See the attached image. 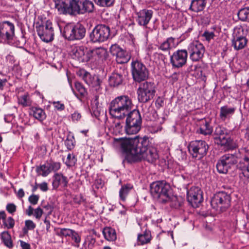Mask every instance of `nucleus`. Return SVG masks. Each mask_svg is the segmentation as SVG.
<instances>
[{
  "mask_svg": "<svg viewBox=\"0 0 249 249\" xmlns=\"http://www.w3.org/2000/svg\"><path fill=\"white\" fill-rule=\"evenodd\" d=\"M232 38L246 37L243 28L241 26H236L233 29Z\"/></svg>",
  "mask_w": 249,
  "mask_h": 249,
  "instance_id": "obj_48",
  "label": "nucleus"
},
{
  "mask_svg": "<svg viewBox=\"0 0 249 249\" xmlns=\"http://www.w3.org/2000/svg\"><path fill=\"white\" fill-rule=\"evenodd\" d=\"M72 232L73 230L70 229L59 228L57 230L56 233L57 235L60 237H67L71 236V233H72Z\"/></svg>",
  "mask_w": 249,
  "mask_h": 249,
  "instance_id": "obj_47",
  "label": "nucleus"
},
{
  "mask_svg": "<svg viewBox=\"0 0 249 249\" xmlns=\"http://www.w3.org/2000/svg\"><path fill=\"white\" fill-rule=\"evenodd\" d=\"M137 93L138 95V99L140 102L146 103L153 99L155 95V93L145 90L142 88H138Z\"/></svg>",
  "mask_w": 249,
  "mask_h": 249,
  "instance_id": "obj_25",
  "label": "nucleus"
},
{
  "mask_svg": "<svg viewBox=\"0 0 249 249\" xmlns=\"http://www.w3.org/2000/svg\"><path fill=\"white\" fill-rule=\"evenodd\" d=\"M85 49V47L83 46L74 48L72 50V58L81 63H86L89 61L90 60L89 51L86 53Z\"/></svg>",
  "mask_w": 249,
  "mask_h": 249,
  "instance_id": "obj_18",
  "label": "nucleus"
},
{
  "mask_svg": "<svg viewBox=\"0 0 249 249\" xmlns=\"http://www.w3.org/2000/svg\"><path fill=\"white\" fill-rule=\"evenodd\" d=\"M1 239L4 245L9 249L13 247V244L10 234L7 231H3L1 233Z\"/></svg>",
  "mask_w": 249,
  "mask_h": 249,
  "instance_id": "obj_38",
  "label": "nucleus"
},
{
  "mask_svg": "<svg viewBox=\"0 0 249 249\" xmlns=\"http://www.w3.org/2000/svg\"><path fill=\"white\" fill-rule=\"evenodd\" d=\"M205 51L203 45L199 41H196L190 43L188 47L190 58L193 62L200 61L203 57Z\"/></svg>",
  "mask_w": 249,
  "mask_h": 249,
  "instance_id": "obj_11",
  "label": "nucleus"
},
{
  "mask_svg": "<svg viewBox=\"0 0 249 249\" xmlns=\"http://www.w3.org/2000/svg\"><path fill=\"white\" fill-rule=\"evenodd\" d=\"M3 224L5 227L8 229H12L15 225V220L12 217H8L3 221Z\"/></svg>",
  "mask_w": 249,
  "mask_h": 249,
  "instance_id": "obj_51",
  "label": "nucleus"
},
{
  "mask_svg": "<svg viewBox=\"0 0 249 249\" xmlns=\"http://www.w3.org/2000/svg\"><path fill=\"white\" fill-rule=\"evenodd\" d=\"M214 140L219 145L224 146L228 148H231V147L232 140L231 138L230 131L219 138H214Z\"/></svg>",
  "mask_w": 249,
  "mask_h": 249,
  "instance_id": "obj_28",
  "label": "nucleus"
},
{
  "mask_svg": "<svg viewBox=\"0 0 249 249\" xmlns=\"http://www.w3.org/2000/svg\"><path fill=\"white\" fill-rule=\"evenodd\" d=\"M187 57L188 52L187 50L185 49L178 50L171 56V63L174 68H181L186 64Z\"/></svg>",
  "mask_w": 249,
  "mask_h": 249,
  "instance_id": "obj_15",
  "label": "nucleus"
},
{
  "mask_svg": "<svg viewBox=\"0 0 249 249\" xmlns=\"http://www.w3.org/2000/svg\"><path fill=\"white\" fill-rule=\"evenodd\" d=\"M6 209L9 213L12 214L16 211L17 207L14 203H8Z\"/></svg>",
  "mask_w": 249,
  "mask_h": 249,
  "instance_id": "obj_54",
  "label": "nucleus"
},
{
  "mask_svg": "<svg viewBox=\"0 0 249 249\" xmlns=\"http://www.w3.org/2000/svg\"><path fill=\"white\" fill-rule=\"evenodd\" d=\"M132 75L135 82L141 83L144 81L148 77V71L145 65L139 62L131 63Z\"/></svg>",
  "mask_w": 249,
  "mask_h": 249,
  "instance_id": "obj_9",
  "label": "nucleus"
},
{
  "mask_svg": "<svg viewBox=\"0 0 249 249\" xmlns=\"http://www.w3.org/2000/svg\"><path fill=\"white\" fill-rule=\"evenodd\" d=\"M153 11L151 10L142 9L136 13L138 16L137 20L138 24L140 25H146L151 19Z\"/></svg>",
  "mask_w": 249,
  "mask_h": 249,
  "instance_id": "obj_20",
  "label": "nucleus"
},
{
  "mask_svg": "<svg viewBox=\"0 0 249 249\" xmlns=\"http://www.w3.org/2000/svg\"><path fill=\"white\" fill-rule=\"evenodd\" d=\"M36 171L38 175L43 177L48 176L51 173V171L48 160L44 164L37 166Z\"/></svg>",
  "mask_w": 249,
  "mask_h": 249,
  "instance_id": "obj_37",
  "label": "nucleus"
},
{
  "mask_svg": "<svg viewBox=\"0 0 249 249\" xmlns=\"http://www.w3.org/2000/svg\"><path fill=\"white\" fill-rule=\"evenodd\" d=\"M110 36V29L105 24L96 25L89 34V40L92 43L100 44L106 41Z\"/></svg>",
  "mask_w": 249,
  "mask_h": 249,
  "instance_id": "obj_6",
  "label": "nucleus"
},
{
  "mask_svg": "<svg viewBox=\"0 0 249 249\" xmlns=\"http://www.w3.org/2000/svg\"><path fill=\"white\" fill-rule=\"evenodd\" d=\"M77 74L82 77L84 82L88 85L90 86L94 81L95 78L98 76H92L90 73L85 70H80L77 72Z\"/></svg>",
  "mask_w": 249,
  "mask_h": 249,
  "instance_id": "obj_33",
  "label": "nucleus"
},
{
  "mask_svg": "<svg viewBox=\"0 0 249 249\" xmlns=\"http://www.w3.org/2000/svg\"><path fill=\"white\" fill-rule=\"evenodd\" d=\"M214 36L213 32L207 31H205L202 35V36L204 37L208 41H210L211 39H213Z\"/></svg>",
  "mask_w": 249,
  "mask_h": 249,
  "instance_id": "obj_53",
  "label": "nucleus"
},
{
  "mask_svg": "<svg viewBox=\"0 0 249 249\" xmlns=\"http://www.w3.org/2000/svg\"><path fill=\"white\" fill-rule=\"evenodd\" d=\"M75 141L73 136L68 135L66 140L65 141V144L67 149L71 150L75 147Z\"/></svg>",
  "mask_w": 249,
  "mask_h": 249,
  "instance_id": "obj_44",
  "label": "nucleus"
},
{
  "mask_svg": "<svg viewBox=\"0 0 249 249\" xmlns=\"http://www.w3.org/2000/svg\"><path fill=\"white\" fill-rule=\"evenodd\" d=\"M30 114L40 122H43L46 118L44 110L39 107H32L30 108Z\"/></svg>",
  "mask_w": 249,
  "mask_h": 249,
  "instance_id": "obj_30",
  "label": "nucleus"
},
{
  "mask_svg": "<svg viewBox=\"0 0 249 249\" xmlns=\"http://www.w3.org/2000/svg\"><path fill=\"white\" fill-rule=\"evenodd\" d=\"M141 126L142 124L125 122V131L128 135L136 134L140 131Z\"/></svg>",
  "mask_w": 249,
  "mask_h": 249,
  "instance_id": "obj_32",
  "label": "nucleus"
},
{
  "mask_svg": "<svg viewBox=\"0 0 249 249\" xmlns=\"http://www.w3.org/2000/svg\"><path fill=\"white\" fill-rule=\"evenodd\" d=\"M133 189V185L130 183H127L122 186L119 191V197L121 200L124 202L130 192Z\"/></svg>",
  "mask_w": 249,
  "mask_h": 249,
  "instance_id": "obj_31",
  "label": "nucleus"
},
{
  "mask_svg": "<svg viewBox=\"0 0 249 249\" xmlns=\"http://www.w3.org/2000/svg\"><path fill=\"white\" fill-rule=\"evenodd\" d=\"M73 201L75 203L80 204L84 202L85 199L84 197L81 195L75 196L73 198Z\"/></svg>",
  "mask_w": 249,
  "mask_h": 249,
  "instance_id": "obj_60",
  "label": "nucleus"
},
{
  "mask_svg": "<svg viewBox=\"0 0 249 249\" xmlns=\"http://www.w3.org/2000/svg\"><path fill=\"white\" fill-rule=\"evenodd\" d=\"M53 104L55 108L59 111H62L65 109L64 104L61 103L59 101L53 102Z\"/></svg>",
  "mask_w": 249,
  "mask_h": 249,
  "instance_id": "obj_56",
  "label": "nucleus"
},
{
  "mask_svg": "<svg viewBox=\"0 0 249 249\" xmlns=\"http://www.w3.org/2000/svg\"><path fill=\"white\" fill-rule=\"evenodd\" d=\"M175 38L169 37L166 41L163 42L160 46L159 49L163 51H167L175 46Z\"/></svg>",
  "mask_w": 249,
  "mask_h": 249,
  "instance_id": "obj_41",
  "label": "nucleus"
},
{
  "mask_svg": "<svg viewBox=\"0 0 249 249\" xmlns=\"http://www.w3.org/2000/svg\"><path fill=\"white\" fill-rule=\"evenodd\" d=\"M25 225L26 228H28L29 230H34L36 227V225L34 222L31 220H27L25 222Z\"/></svg>",
  "mask_w": 249,
  "mask_h": 249,
  "instance_id": "obj_55",
  "label": "nucleus"
},
{
  "mask_svg": "<svg viewBox=\"0 0 249 249\" xmlns=\"http://www.w3.org/2000/svg\"><path fill=\"white\" fill-rule=\"evenodd\" d=\"M247 42L246 37H234L232 39V46L235 50H241L245 47Z\"/></svg>",
  "mask_w": 249,
  "mask_h": 249,
  "instance_id": "obj_36",
  "label": "nucleus"
},
{
  "mask_svg": "<svg viewBox=\"0 0 249 249\" xmlns=\"http://www.w3.org/2000/svg\"><path fill=\"white\" fill-rule=\"evenodd\" d=\"M159 165L160 167V168L159 169V170L163 172L167 166L166 160L164 159L160 160L159 161Z\"/></svg>",
  "mask_w": 249,
  "mask_h": 249,
  "instance_id": "obj_62",
  "label": "nucleus"
},
{
  "mask_svg": "<svg viewBox=\"0 0 249 249\" xmlns=\"http://www.w3.org/2000/svg\"><path fill=\"white\" fill-rule=\"evenodd\" d=\"M58 14L77 15L92 13L94 5L89 0H53Z\"/></svg>",
  "mask_w": 249,
  "mask_h": 249,
  "instance_id": "obj_3",
  "label": "nucleus"
},
{
  "mask_svg": "<svg viewBox=\"0 0 249 249\" xmlns=\"http://www.w3.org/2000/svg\"><path fill=\"white\" fill-rule=\"evenodd\" d=\"M124 70H116L108 78V84L110 87L119 88L124 84Z\"/></svg>",
  "mask_w": 249,
  "mask_h": 249,
  "instance_id": "obj_16",
  "label": "nucleus"
},
{
  "mask_svg": "<svg viewBox=\"0 0 249 249\" xmlns=\"http://www.w3.org/2000/svg\"><path fill=\"white\" fill-rule=\"evenodd\" d=\"M109 50L111 54L116 57V61L118 64L127 63L130 59L129 53L117 44L112 45Z\"/></svg>",
  "mask_w": 249,
  "mask_h": 249,
  "instance_id": "obj_13",
  "label": "nucleus"
},
{
  "mask_svg": "<svg viewBox=\"0 0 249 249\" xmlns=\"http://www.w3.org/2000/svg\"><path fill=\"white\" fill-rule=\"evenodd\" d=\"M102 83V80L98 76L95 78L94 81L90 86L92 87L93 90L95 91L97 94H100L102 93L103 90V88L101 87Z\"/></svg>",
  "mask_w": 249,
  "mask_h": 249,
  "instance_id": "obj_42",
  "label": "nucleus"
},
{
  "mask_svg": "<svg viewBox=\"0 0 249 249\" xmlns=\"http://www.w3.org/2000/svg\"><path fill=\"white\" fill-rule=\"evenodd\" d=\"M171 187L165 180L157 181V198L161 203H166L170 200L169 195Z\"/></svg>",
  "mask_w": 249,
  "mask_h": 249,
  "instance_id": "obj_10",
  "label": "nucleus"
},
{
  "mask_svg": "<svg viewBox=\"0 0 249 249\" xmlns=\"http://www.w3.org/2000/svg\"><path fill=\"white\" fill-rule=\"evenodd\" d=\"M77 162V158L75 156L69 153L67 155L65 164L68 167H72L75 165Z\"/></svg>",
  "mask_w": 249,
  "mask_h": 249,
  "instance_id": "obj_49",
  "label": "nucleus"
},
{
  "mask_svg": "<svg viewBox=\"0 0 249 249\" xmlns=\"http://www.w3.org/2000/svg\"><path fill=\"white\" fill-rule=\"evenodd\" d=\"M73 39L75 40H80L85 36L86 29L82 24L77 23L74 24Z\"/></svg>",
  "mask_w": 249,
  "mask_h": 249,
  "instance_id": "obj_26",
  "label": "nucleus"
},
{
  "mask_svg": "<svg viewBox=\"0 0 249 249\" xmlns=\"http://www.w3.org/2000/svg\"><path fill=\"white\" fill-rule=\"evenodd\" d=\"M18 102L19 104L24 107L30 106L32 104V101L28 94L20 96L18 98Z\"/></svg>",
  "mask_w": 249,
  "mask_h": 249,
  "instance_id": "obj_43",
  "label": "nucleus"
},
{
  "mask_svg": "<svg viewBox=\"0 0 249 249\" xmlns=\"http://www.w3.org/2000/svg\"><path fill=\"white\" fill-rule=\"evenodd\" d=\"M230 130L221 126H218L215 128L214 135V138H219L222 135L227 134V133H229Z\"/></svg>",
  "mask_w": 249,
  "mask_h": 249,
  "instance_id": "obj_46",
  "label": "nucleus"
},
{
  "mask_svg": "<svg viewBox=\"0 0 249 249\" xmlns=\"http://www.w3.org/2000/svg\"><path fill=\"white\" fill-rule=\"evenodd\" d=\"M231 196L230 194L221 191L215 194L211 199L212 208L217 213L226 211L230 206Z\"/></svg>",
  "mask_w": 249,
  "mask_h": 249,
  "instance_id": "obj_4",
  "label": "nucleus"
},
{
  "mask_svg": "<svg viewBox=\"0 0 249 249\" xmlns=\"http://www.w3.org/2000/svg\"><path fill=\"white\" fill-rule=\"evenodd\" d=\"M74 86L76 91L78 92V93H76L74 89H72L73 94L75 96L81 101L86 98L88 93L87 89L83 85L79 82H76L74 84Z\"/></svg>",
  "mask_w": 249,
  "mask_h": 249,
  "instance_id": "obj_24",
  "label": "nucleus"
},
{
  "mask_svg": "<svg viewBox=\"0 0 249 249\" xmlns=\"http://www.w3.org/2000/svg\"><path fill=\"white\" fill-rule=\"evenodd\" d=\"M71 236L76 243H79L80 242L81 238L78 233L74 231L73 230V232L71 233Z\"/></svg>",
  "mask_w": 249,
  "mask_h": 249,
  "instance_id": "obj_59",
  "label": "nucleus"
},
{
  "mask_svg": "<svg viewBox=\"0 0 249 249\" xmlns=\"http://www.w3.org/2000/svg\"><path fill=\"white\" fill-rule=\"evenodd\" d=\"M187 199L192 207L197 208L203 201L202 192L198 187H192L187 191Z\"/></svg>",
  "mask_w": 249,
  "mask_h": 249,
  "instance_id": "obj_14",
  "label": "nucleus"
},
{
  "mask_svg": "<svg viewBox=\"0 0 249 249\" xmlns=\"http://www.w3.org/2000/svg\"><path fill=\"white\" fill-rule=\"evenodd\" d=\"M240 156L239 151L222 156L216 164L217 171L221 174H226L232 166L237 163Z\"/></svg>",
  "mask_w": 249,
  "mask_h": 249,
  "instance_id": "obj_5",
  "label": "nucleus"
},
{
  "mask_svg": "<svg viewBox=\"0 0 249 249\" xmlns=\"http://www.w3.org/2000/svg\"><path fill=\"white\" fill-rule=\"evenodd\" d=\"M40 189L43 192H46L48 190V184L46 182H43L39 185Z\"/></svg>",
  "mask_w": 249,
  "mask_h": 249,
  "instance_id": "obj_64",
  "label": "nucleus"
},
{
  "mask_svg": "<svg viewBox=\"0 0 249 249\" xmlns=\"http://www.w3.org/2000/svg\"><path fill=\"white\" fill-rule=\"evenodd\" d=\"M157 57L159 60V65L161 67L165 66V60L166 59L165 56L162 54L159 53L158 54Z\"/></svg>",
  "mask_w": 249,
  "mask_h": 249,
  "instance_id": "obj_57",
  "label": "nucleus"
},
{
  "mask_svg": "<svg viewBox=\"0 0 249 249\" xmlns=\"http://www.w3.org/2000/svg\"><path fill=\"white\" fill-rule=\"evenodd\" d=\"M90 59L92 56L96 57L98 61H103L107 59L108 54L107 49L104 47H97L92 50H89Z\"/></svg>",
  "mask_w": 249,
  "mask_h": 249,
  "instance_id": "obj_22",
  "label": "nucleus"
},
{
  "mask_svg": "<svg viewBox=\"0 0 249 249\" xmlns=\"http://www.w3.org/2000/svg\"><path fill=\"white\" fill-rule=\"evenodd\" d=\"M81 118V115L77 111H75L71 114V119L73 122H77Z\"/></svg>",
  "mask_w": 249,
  "mask_h": 249,
  "instance_id": "obj_58",
  "label": "nucleus"
},
{
  "mask_svg": "<svg viewBox=\"0 0 249 249\" xmlns=\"http://www.w3.org/2000/svg\"><path fill=\"white\" fill-rule=\"evenodd\" d=\"M50 168L52 172H57L61 167V163L60 162H56L51 160H48Z\"/></svg>",
  "mask_w": 249,
  "mask_h": 249,
  "instance_id": "obj_50",
  "label": "nucleus"
},
{
  "mask_svg": "<svg viewBox=\"0 0 249 249\" xmlns=\"http://www.w3.org/2000/svg\"><path fill=\"white\" fill-rule=\"evenodd\" d=\"M132 107V101L128 96H119L110 103L109 113L113 118L122 119L127 116L126 122L142 124V118L140 111L137 109L131 111Z\"/></svg>",
  "mask_w": 249,
  "mask_h": 249,
  "instance_id": "obj_2",
  "label": "nucleus"
},
{
  "mask_svg": "<svg viewBox=\"0 0 249 249\" xmlns=\"http://www.w3.org/2000/svg\"><path fill=\"white\" fill-rule=\"evenodd\" d=\"M150 192L151 196L154 198L156 196V185L155 182H153L150 186Z\"/></svg>",
  "mask_w": 249,
  "mask_h": 249,
  "instance_id": "obj_63",
  "label": "nucleus"
},
{
  "mask_svg": "<svg viewBox=\"0 0 249 249\" xmlns=\"http://www.w3.org/2000/svg\"><path fill=\"white\" fill-rule=\"evenodd\" d=\"M236 110V107L233 106L225 105L221 107L220 109L219 117L222 120H225L227 118H230L232 116Z\"/></svg>",
  "mask_w": 249,
  "mask_h": 249,
  "instance_id": "obj_23",
  "label": "nucleus"
},
{
  "mask_svg": "<svg viewBox=\"0 0 249 249\" xmlns=\"http://www.w3.org/2000/svg\"><path fill=\"white\" fill-rule=\"evenodd\" d=\"M246 153L243 155L237 165V168L241 171L239 177L246 179L249 178V150H245Z\"/></svg>",
  "mask_w": 249,
  "mask_h": 249,
  "instance_id": "obj_17",
  "label": "nucleus"
},
{
  "mask_svg": "<svg viewBox=\"0 0 249 249\" xmlns=\"http://www.w3.org/2000/svg\"><path fill=\"white\" fill-rule=\"evenodd\" d=\"M239 19L242 21L249 22V6L240 9L237 13Z\"/></svg>",
  "mask_w": 249,
  "mask_h": 249,
  "instance_id": "obj_40",
  "label": "nucleus"
},
{
  "mask_svg": "<svg viewBox=\"0 0 249 249\" xmlns=\"http://www.w3.org/2000/svg\"><path fill=\"white\" fill-rule=\"evenodd\" d=\"M15 36V26L12 23L5 21L0 23V39L9 43Z\"/></svg>",
  "mask_w": 249,
  "mask_h": 249,
  "instance_id": "obj_12",
  "label": "nucleus"
},
{
  "mask_svg": "<svg viewBox=\"0 0 249 249\" xmlns=\"http://www.w3.org/2000/svg\"><path fill=\"white\" fill-rule=\"evenodd\" d=\"M95 3L98 6L102 7H109L112 6L115 2V0H93Z\"/></svg>",
  "mask_w": 249,
  "mask_h": 249,
  "instance_id": "obj_45",
  "label": "nucleus"
},
{
  "mask_svg": "<svg viewBox=\"0 0 249 249\" xmlns=\"http://www.w3.org/2000/svg\"><path fill=\"white\" fill-rule=\"evenodd\" d=\"M69 180L67 177L62 173H55L53 177V189L57 190L60 185H62L64 188L68 187Z\"/></svg>",
  "mask_w": 249,
  "mask_h": 249,
  "instance_id": "obj_19",
  "label": "nucleus"
},
{
  "mask_svg": "<svg viewBox=\"0 0 249 249\" xmlns=\"http://www.w3.org/2000/svg\"><path fill=\"white\" fill-rule=\"evenodd\" d=\"M208 148V145L202 140L192 141L188 146L190 154L196 160H200L203 158L206 155Z\"/></svg>",
  "mask_w": 249,
  "mask_h": 249,
  "instance_id": "obj_8",
  "label": "nucleus"
},
{
  "mask_svg": "<svg viewBox=\"0 0 249 249\" xmlns=\"http://www.w3.org/2000/svg\"><path fill=\"white\" fill-rule=\"evenodd\" d=\"M74 24L68 23L61 29V32L63 36L69 41H74Z\"/></svg>",
  "mask_w": 249,
  "mask_h": 249,
  "instance_id": "obj_29",
  "label": "nucleus"
},
{
  "mask_svg": "<svg viewBox=\"0 0 249 249\" xmlns=\"http://www.w3.org/2000/svg\"><path fill=\"white\" fill-rule=\"evenodd\" d=\"M139 83L138 88H142V89L147 90L148 92H151L155 93V85L154 82L144 81Z\"/></svg>",
  "mask_w": 249,
  "mask_h": 249,
  "instance_id": "obj_39",
  "label": "nucleus"
},
{
  "mask_svg": "<svg viewBox=\"0 0 249 249\" xmlns=\"http://www.w3.org/2000/svg\"><path fill=\"white\" fill-rule=\"evenodd\" d=\"M120 146L125 157L123 163H133L142 160L155 164L156 162V140L145 136L133 138H124L121 141Z\"/></svg>",
  "mask_w": 249,
  "mask_h": 249,
  "instance_id": "obj_1",
  "label": "nucleus"
},
{
  "mask_svg": "<svg viewBox=\"0 0 249 249\" xmlns=\"http://www.w3.org/2000/svg\"><path fill=\"white\" fill-rule=\"evenodd\" d=\"M103 234L106 239L109 241H115L117 239L115 230L111 227H106L103 229Z\"/></svg>",
  "mask_w": 249,
  "mask_h": 249,
  "instance_id": "obj_35",
  "label": "nucleus"
},
{
  "mask_svg": "<svg viewBox=\"0 0 249 249\" xmlns=\"http://www.w3.org/2000/svg\"><path fill=\"white\" fill-rule=\"evenodd\" d=\"M34 211L35 216L36 219H39L43 213L42 210L40 207H38Z\"/></svg>",
  "mask_w": 249,
  "mask_h": 249,
  "instance_id": "obj_61",
  "label": "nucleus"
},
{
  "mask_svg": "<svg viewBox=\"0 0 249 249\" xmlns=\"http://www.w3.org/2000/svg\"><path fill=\"white\" fill-rule=\"evenodd\" d=\"M207 4V0H192L189 7V10L198 13L202 11Z\"/></svg>",
  "mask_w": 249,
  "mask_h": 249,
  "instance_id": "obj_27",
  "label": "nucleus"
},
{
  "mask_svg": "<svg viewBox=\"0 0 249 249\" xmlns=\"http://www.w3.org/2000/svg\"><path fill=\"white\" fill-rule=\"evenodd\" d=\"M36 29L40 38L45 42H50L54 39V32L53 23L50 20H47L40 24L36 23Z\"/></svg>",
  "mask_w": 249,
  "mask_h": 249,
  "instance_id": "obj_7",
  "label": "nucleus"
},
{
  "mask_svg": "<svg viewBox=\"0 0 249 249\" xmlns=\"http://www.w3.org/2000/svg\"><path fill=\"white\" fill-rule=\"evenodd\" d=\"M151 239L150 231L145 229L142 233L138 234L137 241L139 245H144L149 243Z\"/></svg>",
  "mask_w": 249,
  "mask_h": 249,
  "instance_id": "obj_34",
  "label": "nucleus"
},
{
  "mask_svg": "<svg viewBox=\"0 0 249 249\" xmlns=\"http://www.w3.org/2000/svg\"><path fill=\"white\" fill-rule=\"evenodd\" d=\"M213 131V127L210 121L205 119H202L199 124V127L196 133L204 136L211 135Z\"/></svg>",
  "mask_w": 249,
  "mask_h": 249,
  "instance_id": "obj_21",
  "label": "nucleus"
},
{
  "mask_svg": "<svg viewBox=\"0 0 249 249\" xmlns=\"http://www.w3.org/2000/svg\"><path fill=\"white\" fill-rule=\"evenodd\" d=\"M39 198V196L32 195L29 197L28 200L31 204L35 205L37 204Z\"/></svg>",
  "mask_w": 249,
  "mask_h": 249,
  "instance_id": "obj_52",
  "label": "nucleus"
}]
</instances>
